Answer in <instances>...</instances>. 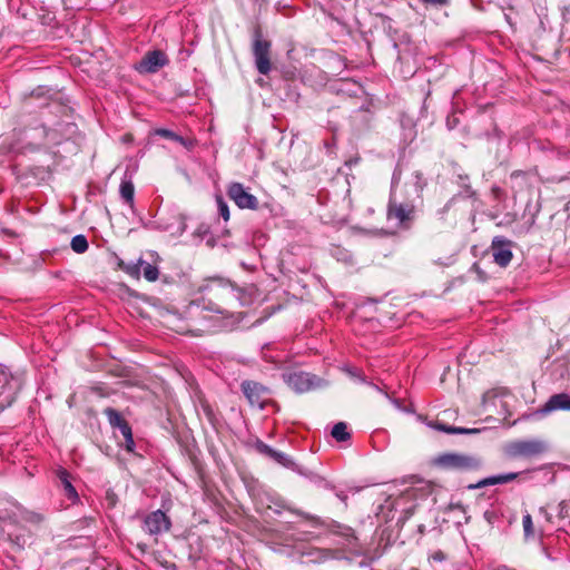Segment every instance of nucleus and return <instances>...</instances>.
<instances>
[{
  "mask_svg": "<svg viewBox=\"0 0 570 570\" xmlns=\"http://www.w3.org/2000/svg\"><path fill=\"white\" fill-rule=\"evenodd\" d=\"M397 181L399 177L396 176V174H394L392 178V189L387 205V218L390 220L395 219L397 222V226L407 229L411 227L412 222L414 220L415 217V205L410 199V197L415 196L416 198H419L426 183L422 174L420 171H415L413 174V184L411 191H407L406 196L400 197L395 189Z\"/></svg>",
  "mask_w": 570,
  "mask_h": 570,
  "instance_id": "1",
  "label": "nucleus"
},
{
  "mask_svg": "<svg viewBox=\"0 0 570 570\" xmlns=\"http://www.w3.org/2000/svg\"><path fill=\"white\" fill-rule=\"evenodd\" d=\"M433 464L446 471L471 472L480 470L483 462L480 456L474 454L445 452L435 456Z\"/></svg>",
  "mask_w": 570,
  "mask_h": 570,
  "instance_id": "2",
  "label": "nucleus"
},
{
  "mask_svg": "<svg viewBox=\"0 0 570 570\" xmlns=\"http://www.w3.org/2000/svg\"><path fill=\"white\" fill-rule=\"evenodd\" d=\"M22 387V380L0 364V413L14 402Z\"/></svg>",
  "mask_w": 570,
  "mask_h": 570,
  "instance_id": "3",
  "label": "nucleus"
},
{
  "mask_svg": "<svg viewBox=\"0 0 570 570\" xmlns=\"http://www.w3.org/2000/svg\"><path fill=\"white\" fill-rule=\"evenodd\" d=\"M271 41L264 39L262 29L255 27L253 30V56L255 66L259 73L267 75L271 71Z\"/></svg>",
  "mask_w": 570,
  "mask_h": 570,
  "instance_id": "4",
  "label": "nucleus"
},
{
  "mask_svg": "<svg viewBox=\"0 0 570 570\" xmlns=\"http://www.w3.org/2000/svg\"><path fill=\"white\" fill-rule=\"evenodd\" d=\"M284 382L296 393H306L323 385V380L304 371L283 373Z\"/></svg>",
  "mask_w": 570,
  "mask_h": 570,
  "instance_id": "5",
  "label": "nucleus"
},
{
  "mask_svg": "<svg viewBox=\"0 0 570 570\" xmlns=\"http://www.w3.org/2000/svg\"><path fill=\"white\" fill-rule=\"evenodd\" d=\"M547 445L540 440H517L509 443L505 453L512 458H530L543 453Z\"/></svg>",
  "mask_w": 570,
  "mask_h": 570,
  "instance_id": "6",
  "label": "nucleus"
},
{
  "mask_svg": "<svg viewBox=\"0 0 570 570\" xmlns=\"http://www.w3.org/2000/svg\"><path fill=\"white\" fill-rule=\"evenodd\" d=\"M168 63L169 59L164 51L151 50L146 52L140 61L136 63L135 69L139 73H155Z\"/></svg>",
  "mask_w": 570,
  "mask_h": 570,
  "instance_id": "7",
  "label": "nucleus"
},
{
  "mask_svg": "<svg viewBox=\"0 0 570 570\" xmlns=\"http://www.w3.org/2000/svg\"><path fill=\"white\" fill-rule=\"evenodd\" d=\"M171 521L161 510H156L147 514L144 519L142 530L149 535H158L169 531Z\"/></svg>",
  "mask_w": 570,
  "mask_h": 570,
  "instance_id": "8",
  "label": "nucleus"
},
{
  "mask_svg": "<svg viewBox=\"0 0 570 570\" xmlns=\"http://www.w3.org/2000/svg\"><path fill=\"white\" fill-rule=\"evenodd\" d=\"M242 392L250 403V405H256L261 409L264 407L266 401L268 400L269 389L264 386L263 384L256 381H243L240 384Z\"/></svg>",
  "mask_w": 570,
  "mask_h": 570,
  "instance_id": "9",
  "label": "nucleus"
},
{
  "mask_svg": "<svg viewBox=\"0 0 570 570\" xmlns=\"http://www.w3.org/2000/svg\"><path fill=\"white\" fill-rule=\"evenodd\" d=\"M227 194L242 209H256L258 207V199L249 194L240 183L230 184Z\"/></svg>",
  "mask_w": 570,
  "mask_h": 570,
  "instance_id": "10",
  "label": "nucleus"
},
{
  "mask_svg": "<svg viewBox=\"0 0 570 570\" xmlns=\"http://www.w3.org/2000/svg\"><path fill=\"white\" fill-rule=\"evenodd\" d=\"M511 248V240L502 236L494 237L491 244V253L493 256V261L501 267L508 266L513 257Z\"/></svg>",
  "mask_w": 570,
  "mask_h": 570,
  "instance_id": "11",
  "label": "nucleus"
},
{
  "mask_svg": "<svg viewBox=\"0 0 570 570\" xmlns=\"http://www.w3.org/2000/svg\"><path fill=\"white\" fill-rule=\"evenodd\" d=\"M126 272L135 277H138L142 272L144 277L149 282H155L159 275V271L156 266L145 262L141 258L138 259L137 263L128 264L126 266Z\"/></svg>",
  "mask_w": 570,
  "mask_h": 570,
  "instance_id": "12",
  "label": "nucleus"
},
{
  "mask_svg": "<svg viewBox=\"0 0 570 570\" xmlns=\"http://www.w3.org/2000/svg\"><path fill=\"white\" fill-rule=\"evenodd\" d=\"M570 411V395L567 393H558L553 394L549 397V400L544 403V405L539 410L542 414H548L553 411Z\"/></svg>",
  "mask_w": 570,
  "mask_h": 570,
  "instance_id": "13",
  "label": "nucleus"
},
{
  "mask_svg": "<svg viewBox=\"0 0 570 570\" xmlns=\"http://www.w3.org/2000/svg\"><path fill=\"white\" fill-rule=\"evenodd\" d=\"M519 476L517 472L492 475L480 480L476 484L469 485V489H480L489 485L503 484L515 480Z\"/></svg>",
  "mask_w": 570,
  "mask_h": 570,
  "instance_id": "14",
  "label": "nucleus"
},
{
  "mask_svg": "<svg viewBox=\"0 0 570 570\" xmlns=\"http://www.w3.org/2000/svg\"><path fill=\"white\" fill-rule=\"evenodd\" d=\"M306 558L307 562L320 563L333 558V552L327 549L321 548H308L302 553Z\"/></svg>",
  "mask_w": 570,
  "mask_h": 570,
  "instance_id": "15",
  "label": "nucleus"
},
{
  "mask_svg": "<svg viewBox=\"0 0 570 570\" xmlns=\"http://www.w3.org/2000/svg\"><path fill=\"white\" fill-rule=\"evenodd\" d=\"M296 472L305 478H307L312 483H314L316 487L318 488H323V489H326V490H333L334 489V485L327 481L324 476L313 472V471H309L303 466H299L296 469Z\"/></svg>",
  "mask_w": 570,
  "mask_h": 570,
  "instance_id": "16",
  "label": "nucleus"
},
{
  "mask_svg": "<svg viewBox=\"0 0 570 570\" xmlns=\"http://www.w3.org/2000/svg\"><path fill=\"white\" fill-rule=\"evenodd\" d=\"M434 430L448 433V434H476L480 432L479 429H468V428H456L452 425H448L443 422L435 421L429 424Z\"/></svg>",
  "mask_w": 570,
  "mask_h": 570,
  "instance_id": "17",
  "label": "nucleus"
},
{
  "mask_svg": "<svg viewBox=\"0 0 570 570\" xmlns=\"http://www.w3.org/2000/svg\"><path fill=\"white\" fill-rule=\"evenodd\" d=\"M58 478L63 488L65 494L68 497V499L73 500V501L77 500L78 493L70 482L69 473L66 470H60L58 472Z\"/></svg>",
  "mask_w": 570,
  "mask_h": 570,
  "instance_id": "18",
  "label": "nucleus"
},
{
  "mask_svg": "<svg viewBox=\"0 0 570 570\" xmlns=\"http://www.w3.org/2000/svg\"><path fill=\"white\" fill-rule=\"evenodd\" d=\"M121 198L130 206H134L135 187L130 179L124 178L120 184Z\"/></svg>",
  "mask_w": 570,
  "mask_h": 570,
  "instance_id": "19",
  "label": "nucleus"
},
{
  "mask_svg": "<svg viewBox=\"0 0 570 570\" xmlns=\"http://www.w3.org/2000/svg\"><path fill=\"white\" fill-rule=\"evenodd\" d=\"M269 458L279 463L281 465L289 468L294 471H296V469L299 468V465L295 464L292 461V459L283 452L274 450Z\"/></svg>",
  "mask_w": 570,
  "mask_h": 570,
  "instance_id": "20",
  "label": "nucleus"
},
{
  "mask_svg": "<svg viewBox=\"0 0 570 570\" xmlns=\"http://www.w3.org/2000/svg\"><path fill=\"white\" fill-rule=\"evenodd\" d=\"M104 413L108 417V422L114 429H118L124 422H126L120 413L112 407H106Z\"/></svg>",
  "mask_w": 570,
  "mask_h": 570,
  "instance_id": "21",
  "label": "nucleus"
},
{
  "mask_svg": "<svg viewBox=\"0 0 570 570\" xmlns=\"http://www.w3.org/2000/svg\"><path fill=\"white\" fill-rule=\"evenodd\" d=\"M332 436L338 441L344 442L350 439V433L347 432V425L344 422L336 423L332 429Z\"/></svg>",
  "mask_w": 570,
  "mask_h": 570,
  "instance_id": "22",
  "label": "nucleus"
},
{
  "mask_svg": "<svg viewBox=\"0 0 570 570\" xmlns=\"http://www.w3.org/2000/svg\"><path fill=\"white\" fill-rule=\"evenodd\" d=\"M70 246H71L72 250L77 254L85 253L89 247L88 240L83 235L73 236L71 239Z\"/></svg>",
  "mask_w": 570,
  "mask_h": 570,
  "instance_id": "23",
  "label": "nucleus"
},
{
  "mask_svg": "<svg viewBox=\"0 0 570 570\" xmlns=\"http://www.w3.org/2000/svg\"><path fill=\"white\" fill-rule=\"evenodd\" d=\"M425 495V492L421 488H409L404 491L400 500L397 501V504H400L401 501H407L412 499L423 498Z\"/></svg>",
  "mask_w": 570,
  "mask_h": 570,
  "instance_id": "24",
  "label": "nucleus"
},
{
  "mask_svg": "<svg viewBox=\"0 0 570 570\" xmlns=\"http://www.w3.org/2000/svg\"><path fill=\"white\" fill-rule=\"evenodd\" d=\"M214 284L217 286V291L222 293V295H226V296H229V297H235V293H234V288L230 284L224 282V281H220V279H217L214 282Z\"/></svg>",
  "mask_w": 570,
  "mask_h": 570,
  "instance_id": "25",
  "label": "nucleus"
},
{
  "mask_svg": "<svg viewBox=\"0 0 570 570\" xmlns=\"http://www.w3.org/2000/svg\"><path fill=\"white\" fill-rule=\"evenodd\" d=\"M155 134L160 137L170 139V140H175V141L181 142V144L184 142V138L181 136L177 135L176 132H174L169 129L160 128V129H157L155 131Z\"/></svg>",
  "mask_w": 570,
  "mask_h": 570,
  "instance_id": "26",
  "label": "nucleus"
},
{
  "mask_svg": "<svg viewBox=\"0 0 570 570\" xmlns=\"http://www.w3.org/2000/svg\"><path fill=\"white\" fill-rule=\"evenodd\" d=\"M522 525L525 538L533 535V523L530 514H525L522 518Z\"/></svg>",
  "mask_w": 570,
  "mask_h": 570,
  "instance_id": "27",
  "label": "nucleus"
},
{
  "mask_svg": "<svg viewBox=\"0 0 570 570\" xmlns=\"http://www.w3.org/2000/svg\"><path fill=\"white\" fill-rule=\"evenodd\" d=\"M217 207L219 215L224 218V220L229 219V208L227 203L222 198L217 197Z\"/></svg>",
  "mask_w": 570,
  "mask_h": 570,
  "instance_id": "28",
  "label": "nucleus"
},
{
  "mask_svg": "<svg viewBox=\"0 0 570 570\" xmlns=\"http://www.w3.org/2000/svg\"><path fill=\"white\" fill-rule=\"evenodd\" d=\"M498 394L494 391H488L482 396V405L487 407L489 404L494 405V401L497 399Z\"/></svg>",
  "mask_w": 570,
  "mask_h": 570,
  "instance_id": "29",
  "label": "nucleus"
},
{
  "mask_svg": "<svg viewBox=\"0 0 570 570\" xmlns=\"http://www.w3.org/2000/svg\"><path fill=\"white\" fill-rule=\"evenodd\" d=\"M345 372L352 377V379H355V380H358L360 382L362 383H367L366 382V379L365 376L360 373L356 368H352V367H346L345 368Z\"/></svg>",
  "mask_w": 570,
  "mask_h": 570,
  "instance_id": "30",
  "label": "nucleus"
},
{
  "mask_svg": "<svg viewBox=\"0 0 570 570\" xmlns=\"http://www.w3.org/2000/svg\"><path fill=\"white\" fill-rule=\"evenodd\" d=\"M118 430L120 431L121 435L124 436V439L126 436L130 438V435L132 434V431H131V428L130 425L128 424V422H124L119 428Z\"/></svg>",
  "mask_w": 570,
  "mask_h": 570,
  "instance_id": "31",
  "label": "nucleus"
},
{
  "mask_svg": "<svg viewBox=\"0 0 570 570\" xmlns=\"http://www.w3.org/2000/svg\"><path fill=\"white\" fill-rule=\"evenodd\" d=\"M258 450L261 453H264L268 456H271V454L274 452V449H272L269 445L263 443V442H259L258 445H257Z\"/></svg>",
  "mask_w": 570,
  "mask_h": 570,
  "instance_id": "32",
  "label": "nucleus"
},
{
  "mask_svg": "<svg viewBox=\"0 0 570 570\" xmlns=\"http://www.w3.org/2000/svg\"><path fill=\"white\" fill-rule=\"evenodd\" d=\"M124 446H125V449L128 452H134V450H135V441H134L132 434L130 435V438H128V436L125 438Z\"/></svg>",
  "mask_w": 570,
  "mask_h": 570,
  "instance_id": "33",
  "label": "nucleus"
},
{
  "mask_svg": "<svg viewBox=\"0 0 570 570\" xmlns=\"http://www.w3.org/2000/svg\"><path fill=\"white\" fill-rule=\"evenodd\" d=\"M431 559L433 561H436V562H442L446 559V556L443 551L441 550H438V551H434L432 554H431Z\"/></svg>",
  "mask_w": 570,
  "mask_h": 570,
  "instance_id": "34",
  "label": "nucleus"
},
{
  "mask_svg": "<svg viewBox=\"0 0 570 570\" xmlns=\"http://www.w3.org/2000/svg\"><path fill=\"white\" fill-rule=\"evenodd\" d=\"M459 124V119L455 116H449L446 118V127L452 130Z\"/></svg>",
  "mask_w": 570,
  "mask_h": 570,
  "instance_id": "35",
  "label": "nucleus"
},
{
  "mask_svg": "<svg viewBox=\"0 0 570 570\" xmlns=\"http://www.w3.org/2000/svg\"><path fill=\"white\" fill-rule=\"evenodd\" d=\"M423 3L431 4V6H445L448 4L449 0H421Z\"/></svg>",
  "mask_w": 570,
  "mask_h": 570,
  "instance_id": "36",
  "label": "nucleus"
},
{
  "mask_svg": "<svg viewBox=\"0 0 570 570\" xmlns=\"http://www.w3.org/2000/svg\"><path fill=\"white\" fill-rule=\"evenodd\" d=\"M106 499L109 502V505L114 507L116 504V494L111 491H107Z\"/></svg>",
  "mask_w": 570,
  "mask_h": 570,
  "instance_id": "37",
  "label": "nucleus"
},
{
  "mask_svg": "<svg viewBox=\"0 0 570 570\" xmlns=\"http://www.w3.org/2000/svg\"><path fill=\"white\" fill-rule=\"evenodd\" d=\"M301 515H303L304 518L311 520L313 522L314 525H318L320 524V520L318 518L316 517H311V515H307V514H303V513H299Z\"/></svg>",
  "mask_w": 570,
  "mask_h": 570,
  "instance_id": "38",
  "label": "nucleus"
},
{
  "mask_svg": "<svg viewBox=\"0 0 570 570\" xmlns=\"http://www.w3.org/2000/svg\"><path fill=\"white\" fill-rule=\"evenodd\" d=\"M336 497L346 504V500H347V495L344 494L343 492H338L336 493Z\"/></svg>",
  "mask_w": 570,
  "mask_h": 570,
  "instance_id": "39",
  "label": "nucleus"
},
{
  "mask_svg": "<svg viewBox=\"0 0 570 570\" xmlns=\"http://www.w3.org/2000/svg\"><path fill=\"white\" fill-rule=\"evenodd\" d=\"M138 548H139L141 551H145L147 547H146V544H141V543H139V544H138Z\"/></svg>",
  "mask_w": 570,
  "mask_h": 570,
  "instance_id": "40",
  "label": "nucleus"
},
{
  "mask_svg": "<svg viewBox=\"0 0 570 570\" xmlns=\"http://www.w3.org/2000/svg\"><path fill=\"white\" fill-rule=\"evenodd\" d=\"M368 384H370V385H371V386H372L373 389H375L376 391H380V392H382V391H381V389H380V387H379L377 385H375V384H372V383H368Z\"/></svg>",
  "mask_w": 570,
  "mask_h": 570,
  "instance_id": "41",
  "label": "nucleus"
},
{
  "mask_svg": "<svg viewBox=\"0 0 570 570\" xmlns=\"http://www.w3.org/2000/svg\"><path fill=\"white\" fill-rule=\"evenodd\" d=\"M406 513L412 514L413 513V508L406 509Z\"/></svg>",
  "mask_w": 570,
  "mask_h": 570,
  "instance_id": "42",
  "label": "nucleus"
}]
</instances>
